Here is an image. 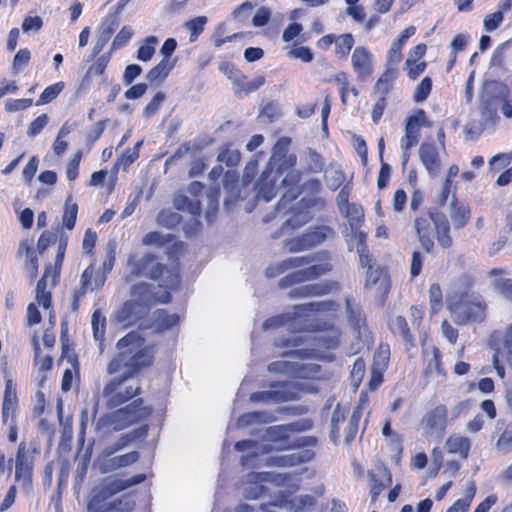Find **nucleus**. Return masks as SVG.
<instances>
[{"label": "nucleus", "instance_id": "obj_5", "mask_svg": "<svg viewBox=\"0 0 512 512\" xmlns=\"http://www.w3.org/2000/svg\"><path fill=\"white\" fill-rule=\"evenodd\" d=\"M146 480L144 473L136 474L129 479H104L99 485L93 487L87 503L88 512H131L135 502L127 497H120L108 501L113 495Z\"/></svg>", "mask_w": 512, "mask_h": 512}, {"label": "nucleus", "instance_id": "obj_48", "mask_svg": "<svg viewBox=\"0 0 512 512\" xmlns=\"http://www.w3.org/2000/svg\"><path fill=\"white\" fill-rule=\"evenodd\" d=\"M18 254H25L28 258L29 275L31 279H35L38 275V256L32 247L26 242L22 241L19 245Z\"/></svg>", "mask_w": 512, "mask_h": 512}, {"label": "nucleus", "instance_id": "obj_27", "mask_svg": "<svg viewBox=\"0 0 512 512\" xmlns=\"http://www.w3.org/2000/svg\"><path fill=\"white\" fill-rule=\"evenodd\" d=\"M489 346L493 350H504L508 355H512V322L504 333L497 330L491 333Z\"/></svg>", "mask_w": 512, "mask_h": 512}, {"label": "nucleus", "instance_id": "obj_13", "mask_svg": "<svg viewBox=\"0 0 512 512\" xmlns=\"http://www.w3.org/2000/svg\"><path fill=\"white\" fill-rule=\"evenodd\" d=\"M335 230L328 225H315L299 236L289 238L285 241V247L289 252H301L311 250L329 239H333Z\"/></svg>", "mask_w": 512, "mask_h": 512}, {"label": "nucleus", "instance_id": "obj_49", "mask_svg": "<svg viewBox=\"0 0 512 512\" xmlns=\"http://www.w3.org/2000/svg\"><path fill=\"white\" fill-rule=\"evenodd\" d=\"M185 251V243L182 241L174 240L167 244L165 254L167 255L169 261L171 262L170 267H178L180 270V257L183 255Z\"/></svg>", "mask_w": 512, "mask_h": 512}, {"label": "nucleus", "instance_id": "obj_24", "mask_svg": "<svg viewBox=\"0 0 512 512\" xmlns=\"http://www.w3.org/2000/svg\"><path fill=\"white\" fill-rule=\"evenodd\" d=\"M140 308L138 302L127 300L116 311L115 319L125 328L134 326L142 319Z\"/></svg>", "mask_w": 512, "mask_h": 512}, {"label": "nucleus", "instance_id": "obj_44", "mask_svg": "<svg viewBox=\"0 0 512 512\" xmlns=\"http://www.w3.org/2000/svg\"><path fill=\"white\" fill-rule=\"evenodd\" d=\"M434 372L443 377L447 374L442 362V353L436 346L432 347V358L424 369V375L428 377Z\"/></svg>", "mask_w": 512, "mask_h": 512}, {"label": "nucleus", "instance_id": "obj_30", "mask_svg": "<svg viewBox=\"0 0 512 512\" xmlns=\"http://www.w3.org/2000/svg\"><path fill=\"white\" fill-rule=\"evenodd\" d=\"M175 63L176 60L161 59L158 64L148 71L146 79L150 84L162 83L169 76Z\"/></svg>", "mask_w": 512, "mask_h": 512}, {"label": "nucleus", "instance_id": "obj_39", "mask_svg": "<svg viewBox=\"0 0 512 512\" xmlns=\"http://www.w3.org/2000/svg\"><path fill=\"white\" fill-rule=\"evenodd\" d=\"M78 215V204L74 201L72 195H68L65 199L64 209L62 214V225L67 230H72L75 227Z\"/></svg>", "mask_w": 512, "mask_h": 512}, {"label": "nucleus", "instance_id": "obj_2", "mask_svg": "<svg viewBox=\"0 0 512 512\" xmlns=\"http://www.w3.org/2000/svg\"><path fill=\"white\" fill-rule=\"evenodd\" d=\"M451 223L445 214L435 208L419 212L413 220V229L418 242L426 253L435 250V240L443 250H450L454 245L451 227L463 229L471 220V208L468 203L460 200L454 193L449 204Z\"/></svg>", "mask_w": 512, "mask_h": 512}, {"label": "nucleus", "instance_id": "obj_45", "mask_svg": "<svg viewBox=\"0 0 512 512\" xmlns=\"http://www.w3.org/2000/svg\"><path fill=\"white\" fill-rule=\"evenodd\" d=\"M91 325L93 336L100 346L103 345L106 334V318L100 310H95L92 314Z\"/></svg>", "mask_w": 512, "mask_h": 512}, {"label": "nucleus", "instance_id": "obj_19", "mask_svg": "<svg viewBox=\"0 0 512 512\" xmlns=\"http://www.w3.org/2000/svg\"><path fill=\"white\" fill-rule=\"evenodd\" d=\"M422 126L430 127L431 123L427 119L426 112L423 109H418L406 120L405 135L401 139V145L406 149H411L417 145Z\"/></svg>", "mask_w": 512, "mask_h": 512}, {"label": "nucleus", "instance_id": "obj_16", "mask_svg": "<svg viewBox=\"0 0 512 512\" xmlns=\"http://www.w3.org/2000/svg\"><path fill=\"white\" fill-rule=\"evenodd\" d=\"M34 456L29 452L27 444L22 441L17 448L15 459V481L30 490L33 482Z\"/></svg>", "mask_w": 512, "mask_h": 512}, {"label": "nucleus", "instance_id": "obj_20", "mask_svg": "<svg viewBox=\"0 0 512 512\" xmlns=\"http://www.w3.org/2000/svg\"><path fill=\"white\" fill-rule=\"evenodd\" d=\"M18 406L17 385L12 378H6L1 408L3 424L17 423Z\"/></svg>", "mask_w": 512, "mask_h": 512}, {"label": "nucleus", "instance_id": "obj_36", "mask_svg": "<svg viewBox=\"0 0 512 512\" xmlns=\"http://www.w3.org/2000/svg\"><path fill=\"white\" fill-rule=\"evenodd\" d=\"M447 452L451 454H459L462 458H467L471 448V442L468 437L451 435L446 440Z\"/></svg>", "mask_w": 512, "mask_h": 512}, {"label": "nucleus", "instance_id": "obj_4", "mask_svg": "<svg viewBox=\"0 0 512 512\" xmlns=\"http://www.w3.org/2000/svg\"><path fill=\"white\" fill-rule=\"evenodd\" d=\"M305 267L294 271L279 281L280 288H288L294 284L312 281L328 274L332 270L331 255L326 250L318 251L305 256L290 257L280 263L271 265L266 269V276L274 278L289 269Z\"/></svg>", "mask_w": 512, "mask_h": 512}, {"label": "nucleus", "instance_id": "obj_51", "mask_svg": "<svg viewBox=\"0 0 512 512\" xmlns=\"http://www.w3.org/2000/svg\"><path fill=\"white\" fill-rule=\"evenodd\" d=\"M175 238L173 234H162L158 231H150L142 238V244L145 246L163 247L172 242Z\"/></svg>", "mask_w": 512, "mask_h": 512}, {"label": "nucleus", "instance_id": "obj_8", "mask_svg": "<svg viewBox=\"0 0 512 512\" xmlns=\"http://www.w3.org/2000/svg\"><path fill=\"white\" fill-rule=\"evenodd\" d=\"M447 309L454 322L464 326L484 322L487 318L488 305L485 298L479 293H459L449 296Z\"/></svg>", "mask_w": 512, "mask_h": 512}, {"label": "nucleus", "instance_id": "obj_46", "mask_svg": "<svg viewBox=\"0 0 512 512\" xmlns=\"http://www.w3.org/2000/svg\"><path fill=\"white\" fill-rule=\"evenodd\" d=\"M65 83L63 81L56 82L47 86L40 94L39 99L36 101V106L46 105L54 101L60 93L64 90Z\"/></svg>", "mask_w": 512, "mask_h": 512}, {"label": "nucleus", "instance_id": "obj_62", "mask_svg": "<svg viewBox=\"0 0 512 512\" xmlns=\"http://www.w3.org/2000/svg\"><path fill=\"white\" fill-rule=\"evenodd\" d=\"M407 76L411 80H416L427 68L426 61H418L413 58H407L404 65Z\"/></svg>", "mask_w": 512, "mask_h": 512}, {"label": "nucleus", "instance_id": "obj_55", "mask_svg": "<svg viewBox=\"0 0 512 512\" xmlns=\"http://www.w3.org/2000/svg\"><path fill=\"white\" fill-rule=\"evenodd\" d=\"M432 87V79L429 76L424 77L415 87L413 101L415 103L424 102L431 94Z\"/></svg>", "mask_w": 512, "mask_h": 512}, {"label": "nucleus", "instance_id": "obj_3", "mask_svg": "<svg viewBox=\"0 0 512 512\" xmlns=\"http://www.w3.org/2000/svg\"><path fill=\"white\" fill-rule=\"evenodd\" d=\"M300 180L301 172L291 170L281 181L287 190L276 204L275 216L289 215L280 228L281 232L300 228L310 220V209H322L325 206V199L320 196L321 181L310 178L300 186Z\"/></svg>", "mask_w": 512, "mask_h": 512}, {"label": "nucleus", "instance_id": "obj_47", "mask_svg": "<svg viewBox=\"0 0 512 512\" xmlns=\"http://www.w3.org/2000/svg\"><path fill=\"white\" fill-rule=\"evenodd\" d=\"M429 304L430 314L435 315L439 313L444 305L443 292L439 283H432L429 287Z\"/></svg>", "mask_w": 512, "mask_h": 512}, {"label": "nucleus", "instance_id": "obj_23", "mask_svg": "<svg viewBox=\"0 0 512 512\" xmlns=\"http://www.w3.org/2000/svg\"><path fill=\"white\" fill-rule=\"evenodd\" d=\"M181 316L170 313L167 309H157L153 313L151 327L156 333H164L177 328L180 325Z\"/></svg>", "mask_w": 512, "mask_h": 512}, {"label": "nucleus", "instance_id": "obj_52", "mask_svg": "<svg viewBox=\"0 0 512 512\" xmlns=\"http://www.w3.org/2000/svg\"><path fill=\"white\" fill-rule=\"evenodd\" d=\"M157 44L156 36L146 37L144 43L137 50V59L143 62L150 61L155 54Z\"/></svg>", "mask_w": 512, "mask_h": 512}, {"label": "nucleus", "instance_id": "obj_33", "mask_svg": "<svg viewBox=\"0 0 512 512\" xmlns=\"http://www.w3.org/2000/svg\"><path fill=\"white\" fill-rule=\"evenodd\" d=\"M391 330L394 334H398L402 337L408 351L416 346L415 337L404 316L399 315L393 320Z\"/></svg>", "mask_w": 512, "mask_h": 512}, {"label": "nucleus", "instance_id": "obj_32", "mask_svg": "<svg viewBox=\"0 0 512 512\" xmlns=\"http://www.w3.org/2000/svg\"><path fill=\"white\" fill-rule=\"evenodd\" d=\"M339 308L340 305L334 300L309 302L295 306V310L298 313H336L339 310Z\"/></svg>", "mask_w": 512, "mask_h": 512}, {"label": "nucleus", "instance_id": "obj_60", "mask_svg": "<svg viewBox=\"0 0 512 512\" xmlns=\"http://www.w3.org/2000/svg\"><path fill=\"white\" fill-rule=\"evenodd\" d=\"M309 292L311 297L327 295L339 289L337 281L328 280L322 283L309 284Z\"/></svg>", "mask_w": 512, "mask_h": 512}, {"label": "nucleus", "instance_id": "obj_58", "mask_svg": "<svg viewBox=\"0 0 512 512\" xmlns=\"http://www.w3.org/2000/svg\"><path fill=\"white\" fill-rule=\"evenodd\" d=\"M182 221V217L177 212H173L169 209H163L159 212L157 216V223L160 226L166 228H174L178 226Z\"/></svg>", "mask_w": 512, "mask_h": 512}, {"label": "nucleus", "instance_id": "obj_42", "mask_svg": "<svg viewBox=\"0 0 512 512\" xmlns=\"http://www.w3.org/2000/svg\"><path fill=\"white\" fill-rule=\"evenodd\" d=\"M232 143H225L221 146L217 156V161L225 163L228 167H235L241 160V153L237 149H232Z\"/></svg>", "mask_w": 512, "mask_h": 512}, {"label": "nucleus", "instance_id": "obj_22", "mask_svg": "<svg viewBox=\"0 0 512 512\" xmlns=\"http://www.w3.org/2000/svg\"><path fill=\"white\" fill-rule=\"evenodd\" d=\"M422 425L428 432L444 433L448 425V408L439 404L426 412L422 418Z\"/></svg>", "mask_w": 512, "mask_h": 512}, {"label": "nucleus", "instance_id": "obj_35", "mask_svg": "<svg viewBox=\"0 0 512 512\" xmlns=\"http://www.w3.org/2000/svg\"><path fill=\"white\" fill-rule=\"evenodd\" d=\"M248 485L245 488L244 496L246 499H258L267 494L268 489L262 483L264 480L262 473H251L248 475Z\"/></svg>", "mask_w": 512, "mask_h": 512}, {"label": "nucleus", "instance_id": "obj_12", "mask_svg": "<svg viewBox=\"0 0 512 512\" xmlns=\"http://www.w3.org/2000/svg\"><path fill=\"white\" fill-rule=\"evenodd\" d=\"M280 440L284 442L283 449H299L288 455L280 456L276 459V464L283 467H293L311 461L315 453L311 449L317 444V439L313 436H302L292 441L288 437L281 436Z\"/></svg>", "mask_w": 512, "mask_h": 512}, {"label": "nucleus", "instance_id": "obj_57", "mask_svg": "<svg viewBox=\"0 0 512 512\" xmlns=\"http://www.w3.org/2000/svg\"><path fill=\"white\" fill-rule=\"evenodd\" d=\"M177 209H187L195 218L200 217L202 212L201 202L199 200H190L186 196H180L175 199Z\"/></svg>", "mask_w": 512, "mask_h": 512}, {"label": "nucleus", "instance_id": "obj_41", "mask_svg": "<svg viewBox=\"0 0 512 512\" xmlns=\"http://www.w3.org/2000/svg\"><path fill=\"white\" fill-rule=\"evenodd\" d=\"M346 312L350 325L354 330L360 332L366 326V318L360 307H354L350 298H346Z\"/></svg>", "mask_w": 512, "mask_h": 512}, {"label": "nucleus", "instance_id": "obj_59", "mask_svg": "<svg viewBox=\"0 0 512 512\" xmlns=\"http://www.w3.org/2000/svg\"><path fill=\"white\" fill-rule=\"evenodd\" d=\"M220 198V187L211 188L208 193V209L206 211V219L208 222H213L218 212V204Z\"/></svg>", "mask_w": 512, "mask_h": 512}, {"label": "nucleus", "instance_id": "obj_64", "mask_svg": "<svg viewBox=\"0 0 512 512\" xmlns=\"http://www.w3.org/2000/svg\"><path fill=\"white\" fill-rule=\"evenodd\" d=\"M496 446L500 450L510 451L512 449V421L507 423L501 432Z\"/></svg>", "mask_w": 512, "mask_h": 512}, {"label": "nucleus", "instance_id": "obj_37", "mask_svg": "<svg viewBox=\"0 0 512 512\" xmlns=\"http://www.w3.org/2000/svg\"><path fill=\"white\" fill-rule=\"evenodd\" d=\"M139 453L137 451H131L122 455L115 456L109 459L104 467L101 469L103 473L114 471L122 467H126L136 463L139 460Z\"/></svg>", "mask_w": 512, "mask_h": 512}, {"label": "nucleus", "instance_id": "obj_11", "mask_svg": "<svg viewBox=\"0 0 512 512\" xmlns=\"http://www.w3.org/2000/svg\"><path fill=\"white\" fill-rule=\"evenodd\" d=\"M356 250L359 254V262L362 268H366V287L380 285L383 294H387L390 290V278L382 268L374 267V259L369 252L366 243L367 234L365 232L356 233Z\"/></svg>", "mask_w": 512, "mask_h": 512}, {"label": "nucleus", "instance_id": "obj_21", "mask_svg": "<svg viewBox=\"0 0 512 512\" xmlns=\"http://www.w3.org/2000/svg\"><path fill=\"white\" fill-rule=\"evenodd\" d=\"M367 477L370 486L371 503L375 504L379 495L392 484V473L384 464H379L376 470H368Z\"/></svg>", "mask_w": 512, "mask_h": 512}, {"label": "nucleus", "instance_id": "obj_38", "mask_svg": "<svg viewBox=\"0 0 512 512\" xmlns=\"http://www.w3.org/2000/svg\"><path fill=\"white\" fill-rule=\"evenodd\" d=\"M362 415H363V406L361 404H358L354 408V410L350 416V419L348 421V424L344 430V440H345L346 444H350L356 439L357 434L359 432V424H360Z\"/></svg>", "mask_w": 512, "mask_h": 512}, {"label": "nucleus", "instance_id": "obj_14", "mask_svg": "<svg viewBox=\"0 0 512 512\" xmlns=\"http://www.w3.org/2000/svg\"><path fill=\"white\" fill-rule=\"evenodd\" d=\"M308 331L317 333L313 340L319 350H335L340 346L342 332L332 322L315 320L309 325Z\"/></svg>", "mask_w": 512, "mask_h": 512}, {"label": "nucleus", "instance_id": "obj_29", "mask_svg": "<svg viewBox=\"0 0 512 512\" xmlns=\"http://www.w3.org/2000/svg\"><path fill=\"white\" fill-rule=\"evenodd\" d=\"M116 262V245L114 243H109L106 248V257L102 263V272L101 274H97L94 280V287L96 289H101L107 278V274H109Z\"/></svg>", "mask_w": 512, "mask_h": 512}, {"label": "nucleus", "instance_id": "obj_15", "mask_svg": "<svg viewBox=\"0 0 512 512\" xmlns=\"http://www.w3.org/2000/svg\"><path fill=\"white\" fill-rule=\"evenodd\" d=\"M160 293L154 292L153 285L147 282H138L130 289V294L134 301L139 303V307L150 308L156 304H168L172 301V291L176 289L163 288Z\"/></svg>", "mask_w": 512, "mask_h": 512}, {"label": "nucleus", "instance_id": "obj_53", "mask_svg": "<svg viewBox=\"0 0 512 512\" xmlns=\"http://www.w3.org/2000/svg\"><path fill=\"white\" fill-rule=\"evenodd\" d=\"M476 279L473 274L465 272L457 277L454 281L455 291L452 295L459 293H471L475 285Z\"/></svg>", "mask_w": 512, "mask_h": 512}, {"label": "nucleus", "instance_id": "obj_50", "mask_svg": "<svg viewBox=\"0 0 512 512\" xmlns=\"http://www.w3.org/2000/svg\"><path fill=\"white\" fill-rule=\"evenodd\" d=\"M148 432V425H144L140 427L139 429H135L130 434H126L121 436L111 447L109 454H112L118 450L123 449L126 447L129 443H131L135 438L137 437H145Z\"/></svg>", "mask_w": 512, "mask_h": 512}, {"label": "nucleus", "instance_id": "obj_7", "mask_svg": "<svg viewBox=\"0 0 512 512\" xmlns=\"http://www.w3.org/2000/svg\"><path fill=\"white\" fill-rule=\"evenodd\" d=\"M128 272L126 281L146 278L159 282L161 288L178 289L181 284V274L178 267H168L158 261L157 255L151 252L138 255L132 253L127 260Z\"/></svg>", "mask_w": 512, "mask_h": 512}, {"label": "nucleus", "instance_id": "obj_31", "mask_svg": "<svg viewBox=\"0 0 512 512\" xmlns=\"http://www.w3.org/2000/svg\"><path fill=\"white\" fill-rule=\"evenodd\" d=\"M94 274V265L90 264L82 273L80 279V287L74 292L72 308L77 310L79 307V301L88 291L97 290L91 283V278Z\"/></svg>", "mask_w": 512, "mask_h": 512}, {"label": "nucleus", "instance_id": "obj_43", "mask_svg": "<svg viewBox=\"0 0 512 512\" xmlns=\"http://www.w3.org/2000/svg\"><path fill=\"white\" fill-rule=\"evenodd\" d=\"M61 357L60 360L66 359L68 363L78 372L79 360L75 353L73 343L70 342L66 333H61Z\"/></svg>", "mask_w": 512, "mask_h": 512}, {"label": "nucleus", "instance_id": "obj_25", "mask_svg": "<svg viewBox=\"0 0 512 512\" xmlns=\"http://www.w3.org/2000/svg\"><path fill=\"white\" fill-rule=\"evenodd\" d=\"M397 67H386L373 86V93L387 99V95L393 89L395 80L398 77Z\"/></svg>", "mask_w": 512, "mask_h": 512}, {"label": "nucleus", "instance_id": "obj_17", "mask_svg": "<svg viewBox=\"0 0 512 512\" xmlns=\"http://www.w3.org/2000/svg\"><path fill=\"white\" fill-rule=\"evenodd\" d=\"M335 44L334 54L339 60H346L355 44L354 36L351 33L340 35L327 34L317 40L316 46L321 51H327Z\"/></svg>", "mask_w": 512, "mask_h": 512}, {"label": "nucleus", "instance_id": "obj_26", "mask_svg": "<svg viewBox=\"0 0 512 512\" xmlns=\"http://www.w3.org/2000/svg\"><path fill=\"white\" fill-rule=\"evenodd\" d=\"M419 157L429 173H436L440 169V157L433 143L423 142L419 148Z\"/></svg>", "mask_w": 512, "mask_h": 512}, {"label": "nucleus", "instance_id": "obj_6", "mask_svg": "<svg viewBox=\"0 0 512 512\" xmlns=\"http://www.w3.org/2000/svg\"><path fill=\"white\" fill-rule=\"evenodd\" d=\"M57 243V253L54 264H47L42 277L38 280L35 290V299L38 305L44 309H52V293L47 289L48 279L51 277V285L55 286L59 282L61 268L64 262L66 249L68 245V236L50 230H44L37 241V251L43 254L47 248Z\"/></svg>", "mask_w": 512, "mask_h": 512}, {"label": "nucleus", "instance_id": "obj_56", "mask_svg": "<svg viewBox=\"0 0 512 512\" xmlns=\"http://www.w3.org/2000/svg\"><path fill=\"white\" fill-rule=\"evenodd\" d=\"M206 16L195 17L185 23V27L190 31V42H195L205 29L207 24Z\"/></svg>", "mask_w": 512, "mask_h": 512}, {"label": "nucleus", "instance_id": "obj_63", "mask_svg": "<svg viewBox=\"0 0 512 512\" xmlns=\"http://www.w3.org/2000/svg\"><path fill=\"white\" fill-rule=\"evenodd\" d=\"M390 359L389 345H379L374 353L372 367L386 370Z\"/></svg>", "mask_w": 512, "mask_h": 512}, {"label": "nucleus", "instance_id": "obj_34", "mask_svg": "<svg viewBox=\"0 0 512 512\" xmlns=\"http://www.w3.org/2000/svg\"><path fill=\"white\" fill-rule=\"evenodd\" d=\"M340 212L348 219L349 225L353 232V237L356 238V233L362 232L360 230V227L364 221V210L362 206L356 203H351L344 208V211Z\"/></svg>", "mask_w": 512, "mask_h": 512}, {"label": "nucleus", "instance_id": "obj_54", "mask_svg": "<svg viewBox=\"0 0 512 512\" xmlns=\"http://www.w3.org/2000/svg\"><path fill=\"white\" fill-rule=\"evenodd\" d=\"M328 81H333L338 85L341 103L343 106H346L348 102L350 84L347 73L344 71L338 72L334 74Z\"/></svg>", "mask_w": 512, "mask_h": 512}, {"label": "nucleus", "instance_id": "obj_1", "mask_svg": "<svg viewBox=\"0 0 512 512\" xmlns=\"http://www.w3.org/2000/svg\"><path fill=\"white\" fill-rule=\"evenodd\" d=\"M117 353L108 362L106 371L115 375L122 369L125 371L110 378L104 385L102 396L107 409H116L132 399L140 396V384H132L130 378L150 368L155 361V345L146 344V340L136 331L128 332L116 343Z\"/></svg>", "mask_w": 512, "mask_h": 512}, {"label": "nucleus", "instance_id": "obj_10", "mask_svg": "<svg viewBox=\"0 0 512 512\" xmlns=\"http://www.w3.org/2000/svg\"><path fill=\"white\" fill-rule=\"evenodd\" d=\"M107 415V423L114 431H121L133 425L146 422L153 413L150 405H145L143 398L136 397Z\"/></svg>", "mask_w": 512, "mask_h": 512}, {"label": "nucleus", "instance_id": "obj_40", "mask_svg": "<svg viewBox=\"0 0 512 512\" xmlns=\"http://www.w3.org/2000/svg\"><path fill=\"white\" fill-rule=\"evenodd\" d=\"M266 82V78L263 75L256 76L252 80H248L247 76L243 75V80L240 79L236 86L233 88L235 94L248 95L252 92L257 91L261 86H263Z\"/></svg>", "mask_w": 512, "mask_h": 512}, {"label": "nucleus", "instance_id": "obj_18", "mask_svg": "<svg viewBox=\"0 0 512 512\" xmlns=\"http://www.w3.org/2000/svg\"><path fill=\"white\" fill-rule=\"evenodd\" d=\"M351 66L359 81H366L374 72V55L365 46H356L351 55Z\"/></svg>", "mask_w": 512, "mask_h": 512}, {"label": "nucleus", "instance_id": "obj_28", "mask_svg": "<svg viewBox=\"0 0 512 512\" xmlns=\"http://www.w3.org/2000/svg\"><path fill=\"white\" fill-rule=\"evenodd\" d=\"M32 346L34 350V358L33 363L34 366L37 368L38 372L46 374L48 371H50L53 367V356L48 354H43L40 343L37 336H34L32 338ZM46 378L45 375H43L42 380L44 381Z\"/></svg>", "mask_w": 512, "mask_h": 512}, {"label": "nucleus", "instance_id": "obj_9", "mask_svg": "<svg viewBox=\"0 0 512 512\" xmlns=\"http://www.w3.org/2000/svg\"><path fill=\"white\" fill-rule=\"evenodd\" d=\"M296 165L294 154L273 155L255 183L257 198L266 202L272 200L277 194V183L281 175Z\"/></svg>", "mask_w": 512, "mask_h": 512}, {"label": "nucleus", "instance_id": "obj_61", "mask_svg": "<svg viewBox=\"0 0 512 512\" xmlns=\"http://www.w3.org/2000/svg\"><path fill=\"white\" fill-rule=\"evenodd\" d=\"M475 494L476 485L474 482H471L466 488L464 497L457 499L452 505L458 510V512H468Z\"/></svg>", "mask_w": 512, "mask_h": 512}]
</instances>
